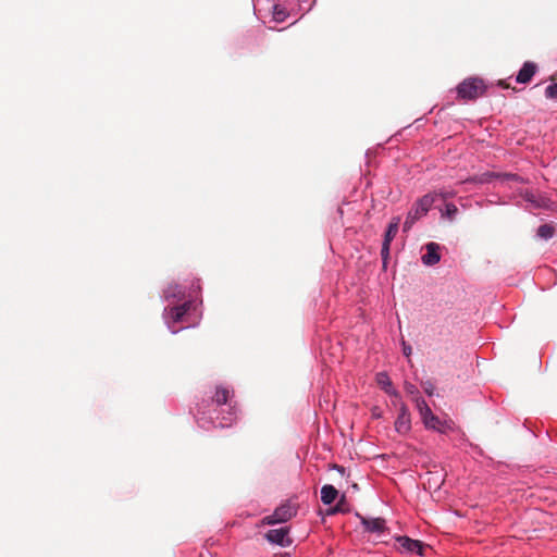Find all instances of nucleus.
<instances>
[{
	"instance_id": "1a4fd4ad",
	"label": "nucleus",
	"mask_w": 557,
	"mask_h": 557,
	"mask_svg": "<svg viewBox=\"0 0 557 557\" xmlns=\"http://www.w3.org/2000/svg\"><path fill=\"white\" fill-rule=\"evenodd\" d=\"M296 515V509L288 503L278 506L272 515L265 516L262 519L263 524L273 525L284 523L290 520Z\"/></svg>"
},
{
	"instance_id": "f257e3e1",
	"label": "nucleus",
	"mask_w": 557,
	"mask_h": 557,
	"mask_svg": "<svg viewBox=\"0 0 557 557\" xmlns=\"http://www.w3.org/2000/svg\"><path fill=\"white\" fill-rule=\"evenodd\" d=\"M195 417L201 426L206 422L220 428L231 426L238 418L234 392L227 386H215L214 394L197 405Z\"/></svg>"
},
{
	"instance_id": "4468645a",
	"label": "nucleus",
	"mask_w": 557,
	"mask_h": 557,
	"mask_svg": "<svg viewBox=\"0 0 557 557\" xmlns=\"http://www.w3.org/2000/svg\"><path fill=\"white\" fill-rule=\"evenodd\" d=\"M376 384L389 396L400 398V394L393 386L392 380L386 372H379L375 375Z\"/></svg>"
},
{
	"instance_id": "aec40b11",
	"label": "nucleus",
	"mask_w": 557,
	"mask_h": 557,
	"mask_svg": "<svg viewBox=\"0 0 557 557\" xmlns=\"http://www.w3.org/2000/svg\"><path fill=\"white\" fill-rule=\"evenodd\" d=\"M554 227L549 224H543L537 228L536 235L543 239H549L554 236Z\"/></svg>"
},
{
	"instance_id": "20e7f679",
	"label": "nucleus",
	"mask_w": 557,
	"mask_h": 557,
	"mask_svg": "<svg viewBox=\"0 0 557 557\" xmlns=\"http://www.w3.org/2000/svg\"><path fill=\"white\" fill-rule=\"evenodd\" d=\"M417 410L421 417V420L424 424V426L429 430L436 431L438 433H446L447 431L451 430V422L447 420H442L437 416H435L428 403L421 398L418 397L416 399Z\"/></svg>"
},
{
	"instance_id": "423d86ee",
	"label": "nucleus",
	"mask_w": 557,
	"mask_h": 557,
	"mask_svg": "<svg viewBox=\"0 0 557 557\" xmlns=\"http://www.w3.org/2000/svg\"><path fill=\"white\" fill-rule=\"evenodd\" d=\"M435 194H426L414 202L404 222V232H408L418 220L426 215L435 201Z\"/></svg>"
},
{
	"instance_id": "ddd939ff",
	"label": "nucleus",
	"mask_w": 557,
	"mask_h": 557,
	"mask_svg": "<svg viewBox=\"0 0 557 557\" xmlns=\"http://www.w3.org/2000/svg\"><path fill=\"white\" fill-rule=\"evenodd\" d=\"M397 542L399 543L400 550L404 553H414L419 556L424 555V544L419 540H412L408 536H399L397 537Z\"/></svg>"
},
{
	"instance_id": "412c9836",
	"label": "nucleus",
	"mask_w": 557,
	"mask_h": 557,
	"mask_svg": "<svg viewBox=\"0 0 557 557\" xmlns=\"http://www.w3.org/2000/svg\"><path fill=\"white\" fill-rule=\"evenodd\" d=\"M457 212H458V208L456 207V205L449 202V203L445 205L443 215H445L449 220H454Z\"/></svg>"
},
{
	"instance_id": "5701e85b",
	"label": "nucleus",
	"mask_w": 557,
	"mask_h": 557,
	"mask_svg": "<svg viewBox=\"0 0 557 557\" xmlns=\"http://www.w3.org/2000/svg\"><path fill=\"white\" fill-rule=\"evenodd\" d=\"M438 195L443 198V199H448V198H453L456 196V191H453V190H441L438 193Z\"/></svg>"
},
{
	"instance_id": "9b49d317",
	"label": "nucleus",
	"mask_w": 557,
	"mask_h": 557,
	"mask_svg": "<svg viewBox=\"0 0 557 557\" xmlns=\"http://www.w3.org/2000/svg\"><path fill=\"white\" fill-rule=\"evenodd\" d=\"M395 431L400 435H407L411 430V416L405 403H400L399 412L395 420Z\"/></svg>"
},
{
	"instance_id": "f03ea898",
	"label": "nucleus",
	"mask_w": 557,
	"mask_h": 557,
	"mask_svg": "<svg viewBox=\"0 0 557 557\" xmlns=\"http://www.w3.org/2000/svg\"><path fill=\"white\" fill-rule=\"evenodd\" d=\"M287 4L281 2L273 4L272 16L277 23L285 22L289 17L297 18L304 15L311 8L312 0H286Z\"/></svg>"
},
{
	"instance_id": "4be33fe9",
	"label": "nucleus",
	"mask_w": 557,
	"mask_h": 557,
	"mask_svg": "<svg viewBox=\"0 0 557 557\" xmlns=\"http://www.w3.org/2000/svg\"><path fill=\"white\" fill-rule=\"evenodd\" d=\"M545 97L547 99H557V82L545 88Z\"/></svg>"
},
{
	"instance_id": "39448f33",
	"label": "nucleus",
	"mask_w": 557,
	"mask_h": 557,
	"mask_svg": "<svg viewBox=\"0 0 557 557\" xmlns=\"http://www.w3.org/2000/svg\"><path fill=\"white\" fill-rule=\"evenodd\" d=\"M201 290L200 280L195 278L191 281L188 292L186 288L180 284H170L163 292V297L165 300L176 299V300H194L197 298L198 294Z\"/></svg>"
},
{
	"instance_id": "a211bd4d",
	"label": "nucleus",
	"mask_w": 557,
	"mask_h": 557,
	"mask_svg": "<svg viewBox=\"0 0 557 557\" xmlns=\"http://www.w3.org/2000/svg\"><path fill=\"white\" fill-rule=\"evenodd\" d=\"M361 523L364 530L371 533H383L386 530L385 520L382 518H362Z\"/></svg>"
},
{
	"instance_id": "6ab92c4d",
	"label": "nucleus",
	"mask_w": 557,
	"mask_h": 557,
	"mask_svg": "<svg viewBox=\"0 0 557 557\" xmlns=\"http://www.w3.org/2000/svg\"><path fill=\"white\" fill-rule=\"evenodd\" d=\"M337 495V490L331 484H325L321 488V500L324 505L333 504Z\"/></svg>"
},
{
	"instance_id": "393cba45",
	"label": "nucleus",
	"mask_w": 557,
	"mask_h": 557,
	"mask_svg": "<svg viewBox=\"0 0 557 557\" xmlns=\"http://www.w3.org/2000/svg\"><path fill=\"white\" fill-rule=\"evenodd\" d=\"M425 392L429 394V395H432V392H431V388H426Z\"/></svg>"
},
{
	"instance_id": "9d476101",
	"label": "nucleus",
	"mask_w": 557,
	"mask_h": 557,
	"mask_svg": "<svg viewBox=\"0 0 557 557\" xmlns=\"http://www.w3.org/2000/svg\"><path fill=\"white\" fill-rule=\"evenodd\" d=\"M399 224H400V218L394 216L391 220V222L387 226V230L385 232L384 240H383L382 249H381V257H382L384 268L386 267L387 260L389 257L391 243L393 242V239L395 238V236L398 232Z\"/></svg>"
},
{
	"instance_id": "0eeeda50",
	"label": "nucleus",
	"mask_w": 557,
	"mask_h": 557,
	"mask_svg": "<svg viewBox=\"0 0 557 557\" xmlns=\"http://www.w3.org/2000/svg\"><path fill=\"white\" fill-rule=\"evenodd\" d=\"M493 180L500 181L502 184H507L510 182L519 183V184H527L528 180L523 178L522 176L518 174L512 173H497V172H484L479 175H474L472 177H469L465 181H462V184L466 183H473V184H487L491 183Z\"/></svg>"
},
{
	"instance_id": "b1692460",
	"label": "nucleus",
	"mask_w": 557,
	"mask_h": 557,
	"mask_svg": "<svg viewBox=\"0 0 557 557\" xmlns=\"http://www.w3.org/2000/svg\"><path fill=\"white\" fill-rule=\"evenodd\" d=\"M403 351L405 356H410L411 354V347L407 345L405 342L403 343Z\"/></svg>"
},
{
	"instance_id": "7ed1b4c3",
	"label": "nucleus",
	"mask_w": 557,
	"mask_h": 557,
	"mask_svg": "<svg viewBox=\"0 0 557 557\" xmlns=\"http://www.w3.org/2000/svg\"><path fill=\"white\" fill-rule=\"evenodd\" d=\"M487 84L479 76H470L460 82L456 88V97L460 101H474L486 94Z\"/></svg>"
},
{
	"instance_id": "a878e982",
	"label": "nucleus",
	"mask_w": 557,
	"mask_h": 557,
	"mask_svg": "<svg viewBox=\"0 0 557 557\" xmlns=\"http://www.w3.org/2000/svg\"><path fill=\"white\" fill-rule=\"evenodd\" d=\"M373 416H374L375 418H379V417H380V413H379V412H373Z\"/></svg>"
},
{
	"instance_id": "f8f14e48",
	"label": "nucleus",
	"mask_w": 557,
	"mask_h": 557,
	"mask_svg": "<svg viewBox=\"0 0 557 557\" xmlns=\"http://www.w3.org/2000/svg\"><path fill=\"white\" fill-rule=\"evenodd\" d=\"M265 539L272 543L282 547H287L292 544L289 539V528L283 527L280 529H272L265 533Z\"/></svg>"
},
{
	"instance_id": "dca6fc26",
	"label": "nucleus",
	"mask_w": 557,
	"mask_h": 557,
	"mask_svg": "<svg viewBox=\"0 0 557 557\" xmlns=\"http://www.w3.org/2000/svg\"><path fill=\"white\" fill-rule=\"evenodd\" d=\"M519 195L533 208H548L549 200L544 196H537L529 189H523Z\"/></svg>"
},
{
	"instance_id": "6e6552de",
	"label": "nucleus",
	"mask_w": 557,
	"mask_h": 557,
	"mask_svg": "<svg viewBox=\"0 0 557 557\" xmlns=\"http://www.w3.org/2000/svg\"><path fill=\"white\" fill-rule=\"evenodd\" d=\"M191 305L193 302L190 300H185L180 306L169 307L164 309L163 317L172 333H176L178 331L177 329H175L174 324L182 322L184 320V317L189 311Z\"/></svg>"
},
{
	"instance_id": "2eb2a0df",
	"label": "nucleus",
	"mask_w": 557,
	"mask_h": 557,
	"mask_svg": "<svg viewBox=\"0 0 557 557\" xmlns=\"http://www.w3.org/2000/svg\"><path fill=\"white\" fill-rule=\"evenodd\" d=\"M426 252L422 256V262L425 265H434L440 262V245L436 243H429L425 245Z\"/></svg>"
},
{
	"instance_id": "f3484780",
	"label": "nucleus",
	"mask_w": 557,
	"mask_h": 557,
	"mask_svg": "<svg viewBox=\"0 0 557 557\" xmlns=\"http://www.w3.org/2000/svg\"><path fill=\"white\" fill-rule=\"evenodd\" d=\"M537 66L533 62H524L522 67L519 70L516 82L519 84H527L529 83L534 74L536 73Z\"/></svg>"
}]
</instances>
